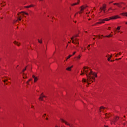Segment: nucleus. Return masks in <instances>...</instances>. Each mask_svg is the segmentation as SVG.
<instances>
[{
	"label": "nucleus",
	"mask_w": 127,
	"mask_h": 127,
	"mask_svg": "<svg viewBox=\"0 0 127 127\" xmlns=\"http://www.w3.org/2000/svg\"><path fill=\"white\" fill-rule=\"evenodd\" d=\"M116 57H118V55H116Z\"/></svg>",
	"instance_id": "44"
},
{
	"label": "nucleus",
	"mask_w": 127,
	"mask_h": 127,
	"mask_svg": "<svg viewBox=\"0 0 127 127\" xmlns=\"http://www.w3.org/2000/svg\"><path fill=\"white\" fill-rule=\"evenodd\" d=\"M31 79H29L28 81H29V82H30V81H31Z\"/></svg>",
	"instance_id": "34"
},
{
	"label": "nucleus",
	"mask_w": 127,
	"mask_h": 127,
	"mask_svg": "<svg viewBox=\"0 0 127 127\" xmlns=\"http://www.w3.org/2000/svg\"><path fill=\"white\" fill-rule=\"evenodd\" d=\"M23 78H24V76H23Z\"/></svg>",
	"instance_id": "62"
},
{
	"label": "nucleus",
	"mask_w": 127,
	"mask_h": 127,
	"mask_svg": "<svg viewBox=\"0 0 127 127\" xmlns=\"http://www.w3.org/2000/svg\"><path fill=\"white\" fill-rule=\"evenodd\" d=\"M111 61V62H114V60H111V61Z\"/></svg>",
	"instance_id": "36"
},
{
	"label": "nucleus",
	"mask_w": 127,
	"mask_h": 127,
	"mask_svg": "<svg viewBox=\"0 0 127 127\" xmlns=\"http://www.w3.org/2000/svg\"><path fill=\"white\" fill-rule=\"evenodd\" d=\"M83 69V72L81 71L80 75H84V74H86L87 79H83L82 82H87L89 84L93 83L94 81H95V77L97 78V77H98L97 73L93 72L92 70H90V69H89L88 67L84 66ZM93 76H94L95 77H93Z\"/></svg>",
	"instance_id": "1"
},
{
	"label": "nucleus",
	"mask_w": 127,
	"mask_h": 127,
	"mask_svg": "<svg viewBox=\"0 0 127 127\" xmlns=\"http://www.w3.org/2000/svg\"><path fill=\"white\" fill-rule=\"evenodd\" d=\"M107 5H106V4H104L103 5V7H100V10L101 9V10H103V11H104V13H106V8H107Z\"/></svg>",
	"instance_id": "6"
},
{
	"label": "nucleus",
	"mask_w": 127,
	"mask_h": 127,
	"mask_svg": "<svg viewBox=\"0 0 127 127\" xmlns=\"http://www.w3.org/2000/svg\"><path fill=\"white\" fill-rule=\"evenodd\" d=\"M121 33H123V32H121Z\"/></svg>",
	"instance_id": "59"
},
{
	"label": "nucleus",
	"mask_w": 127,
	"mask_h": 127,
	"mask_svg": "<svg viewBox=\"0 0 127 127\" xmlns=\"http://www.w3.org/2000/svg\"><path fill=\"white\" fill-rule=\"evenodd\" d=\"M14 44H16L17 45V46H19V44H18V43H17V42L15 41L14 42Z\"/></svg>",
	"instance_id": "21"
},
{
	"label": "nucleus",
	"mask_w": 127,
	"mask_h": 127,
	"mask_svg": "<svg viewBox=\"0 0 127 127\" xmlns=\"http://www.w3.org/2000/svg\"><path fill=\"white\" fill-rule=\"evenodd\" d=\"M44 98H46V96H45V95H43V93H42L41 94V96H40V97L39 98V100H40V101H43Z\"/></svg>",
	"instance_id": "8"
},
{
	"label": "nucleus",
	"mask_w": 127,
	"mask_h": 127,
	"mask_svg": "<svg viewBox=\"0 0 127 127\" xmlns=\"http://www.w3.org/2000/svg\"><path fill=\"white\" fill-rule=\"evenodd\" d=\"M77 36H78V35H76L75 36V37H77Z\"/></svg>",
	"instance_id": "42"
},
{
	"label": "nucleus",
	"mask_w": 127,
	"mask_h": 127,
	"mask_svg": "<svg viewBox=\"0 0 127 127\" xmlns=\"http://www.w3.org/2000/svg\"><path fill=\"white\" fill-rule=\"evenodd\" d=\"M93 40H95V38H93Z\"/></svg>",
	"instance_id": "60"
},
{
	"label": "nucleus",
	"mask_w": 127,
	"mask_h": 127,
	"mask_svg": "<svg viewBox=\"0 0 127 127\" xmlns=\"http://www.w3.org/2000/svg\"><path fill=\"white\" fill-rule=\"evenodd\" d=\"M71 68H73V65H72L70 67H68L66 68V70H67V71H71Z\"/></svg>",
	"instance_id": "14"
},
{
	"label": "nucleus",
	"mask_w": 127,
	"mask_h": 127,
	"mask_svg": "<svg viewBox=\"0 0 127 127\" xmlns=\"http://www.w3.org/2000/svg\"><path fill=\"white\" fill-rule=\"evenodd\" d=\"M86 6H84V5H82L79 7L80 11L79 12H77V13H79V14H81V13H83L84 10L86 9Z\"/></svg>",
	"instance_id": "3"
},
{
	"label": "nucleus",
	"mask_w": 127,
	"mask_h": 127,
	"mask_svg": "<svg viewBox=\"0 0 127 127\" xmlns=\"http://www.w3.org/2000/svg\"><path fill=\"white\" fill-rule=\"evenodd\" d=\"M105 109H106V108L104 107V106H101L100 107V109H99V111H100V112H103L104 113V110H105Z\"/></svg>",
	"instance_id": "9"
},
{
	"label": "nucleus",
	"mask_w": 127,
	"mask_h": 127,
	"mask_svg": "<svg viewBox=\"0 0 127 127\" xmlns=\"http://www.w3.org/2000/svg\"><path fill=\"white\" fill-rule=\"evenodd\" d=\"M121 4H125V3H124V2H121Z\"/></svg>",
	"instance_id": "35"
},
{
	"label": "nucleus",
	"mask_w": 127,
	"mask_h": 127,
	"mask_svg": "<svg viewBox=\"0 0 127 127\" xmlns=\"http://www.w3.org/2000/svg\"><path fill=\"white\" fill-rule=\"evenodd\" d=\"M126 24H127V22L126 23Z\"/></svg>",
	"instance_id": "56"
},
{
	"label": "nucleus",
	"mask_w": 127,
	"mask_h": 127,
	"mask_svg": "<svg viewBox=\"0 0 127 127\" xmlns=\"http://www.w3.org/2000/svg\"><path fill=\"white\" fill-rule=\"evenodd\" d=\"M113 4L114 5H118V7H122V5L119 3H114Z\"/></svg>",
	"instance_id": "12"
},
{
	"label": "nucleus",
	"mask_w": 127,
	"mask_h": 127,
	"mask_svg": "<svg viewBox=\"0 0 127 127\" xmlns=\"http://www.w3.org/2000/svg\"><path fill=\"white\" fill-rule=\"evenodd\" d=\"M121 59L122 58H119V59H116V60H121Z\"/></svg>",
	"instance_id": "31"
},
{
	"label": "nucleus",
	"mask_w": 127,
	"mask_h": 127,
	"mask_svg": "<svg viewBox=\"0 0 127 127\" xmlns=\"http://www.w3.org/2000/svg\"><path fill=\"white\" fill-rule=\"evenodd\" d=\"M89 20H91V19H89Z\"/></svg>",
	"instance_id": "55"
},
{
	"label": "nucleus",
	"mask_w": 127,
	"mask_h": 127,
	"mask_svg": "<svg viewBox=\"0 0 127 127\" xmlns=\"http://www.w3.org/2000/svg\"><path fill=\"white\" fill-rule=\"evenodd\" d=\"M60 121H61L62 123H64L65 124V125H66V126H68V127H74V126H73V124H70L68 123V122H67V121L64 120V119H62L61 118Z\"/></svg>",
	"instance_id": "2"
},
{
	"label": "nucleus",
	"mask_w": 127,
	"mask_h": 127,
	"mask_svg": "<svg viewBox=\"0 0 127 127\" xmlns=\"http://www.w3.org/2000/svg\"><path fill=\"white\" fill-rule=\"evenodd\" d=\"M73 39H74V37H72V38H71V40H72V43H73L74 44H76V43L77 45H79V41H78L79 40L77 38H75L74 40L75 42H74Z\"/></svg>",
	"instance_id": "5"
},
{
	"label": "nucleus",
	"mask_w": 127,
	"mask_h": 127,
	"mask_svg": "<svg viewBox=\"0 0 127 127\" xmlns=\"http://www.w3.org/2000/svg\"><path fill=\"white\" fill-rule=\"evenodd\" d=\"M38 42H39V43H42V41L38 40Z\"/></svg>",
	"instance_id": "28"
},
{
	"label": "nucleus",
	"mask_w": 127,
	"mask_h": 127,
	"mask_svg": "<svg viewBox=\"0 0 127 127\" xmlns=\"http://www.w3.org/2000/svg\"><path fill=\"white\" fill-rule=\"evenodd\" d=\"M121 54H122V53H119V55H121Z\"/></svg>",
	"instance_id": "39"
},
{
	"label": "nucleus",
	"mask_w": 127,
	"mask_h": 127,
	"mask_svg": "<svg viewBox=\"0 0 127 127\" xmlns=\"http://www.w3.org/2000/svg\"><path fill=\"white\" fill-rule=\"evenodd\" d=\"M117 18H120V17L117 15V16H112L110 17V19H117Z\"/></svg>",
	"instance_id": "10"
},
{
	"label": "nucleus",
	"mask_w": 127,
	"mask_h": 127,
	"mask_svg": "<svg viewBox=\"0 0 127 127\" xmlns=\"http://www.w3.org/2000/svg\"><path fill=\"white\" fill-rule=\"evenodd\" d=\"M104 127H109L108 126H105Z\"/></svg>",
	"instance_id": "43"
},
{
	"label": "nucleus",
	"mask_w": 127,
	"mask_h": 127,
	"mask_svg": "<svg viewBox=\"0 0 127 127\" xmlns=\"http://www.w3.org/2000/svg\"><path fill=\"white\" fill-rule=\"evenodd\" d=\"M40 1H41V0H40Z\"/></svg>",
	"instance_id": "61"
},
{
	"label": "nucleus",
	"mask_w": 127,
	"mask_h": 127,
	"mask_svg": "<svg viewBox=\"0 0 127 127\" xmlns=\"http://www.w3.org/2000/svg\"><path fill=\"white\" fill-rule=\"evenodd\" d=\"M78 13H79L77 12V13H76V14H78Z\"/></svg>",
	"instance_id": "50"
},
{
	"label": "nucleus",
	"mask_w": 127,
	"mask_h": 127,
	"mask_svg": "<svg viewBox=\"0 0 127 127\" xmlns=\"http://www.w3.org/2000/svg\"><path fill=\"white\" fill-rule=\"evenodd\" d=\"M34 6V5H33V4L30 5L29 6H25V7H27V8H29V7H32Z\"/></svg>",
	"instance_id": "17"
},
{
	"label": "nucleus",
	"mask_w": 127,
	"mask_h": 127,
	"mask_svg": "<svg viewBox=\"0 0 127 127\" xmlns=\"http://www.w3.org/2000/svg\"><path fill=\"white\" fill-rule=\"evenodd\" d=\"M29 82V81H27V82H26V84H28Z\"/></svg>",
	"instance_id": "37"
},
{
	"label": "nucleus",
	"mask_w": 127,
	"mask_h": 127,
	"mask_svg": "<svg viewBox=\"0 0 127 127\" xmlns=\"http://www.w3.org/2000/svg\"><path fill=\"white\" fill-rule=\"evenodd\" d=\"M44 116H46V114H44Z\"/></svg>",
	"instance_id": "51"
},
{
	"label": "nucleus",
	"mask_w": 127,
	"mask_h": 127,
	"mask_svg": "<svg viewBox=\"0 0 127 127\" xmlns=\"http://www.w3.org/2000/svg\"><path fill=\"white\" fill-rule=\"evenodd\" d=\"M109 3H113V2H110Z\"/></svg>",
	"instance_id": "45"
},
{
	"label": "nucleus",
	"mask_w": 127,
	"mask_h": 127,
	"mask_svg": "<svg viewBox=\"0 0 127 127\" xmlns=\"http://www.w3.org/2000/svg\"><path fill=\"white\" fill-rule=\"evenodd\" d=\"M6 81H7V79H6V80H3V81L4 82V83H5V82H6Z\"/></svg>",
	"instance_id": "29"
},
{
	"label": "nucleus",
	"mask_w": 127,
	"mask_h": 127,
	"mask_svg": "<svg viewBox=\"0 0 127 127\" xmlns=\"http://www.w3.org/2000/svg\"><path fill=\"white\" fill-rule=\"evenodd\" d=\"M81 48V49H82V50H83V48Z\"/></svg>",
	"instance_id": "57"
},
{
	"label": "nucleus",
	"mask_w": 127,
	"mask_h": 127,
	"mask_svg": "<svg viewBox=\"0 0 127 127\" xmlns=\"http://www.w3.org/2000/svg\"><path fill=\"white\" fill-rule=\"evenodd\" d=\"M80 58H81V56H80V55L76 57V58H75V61H76V62H78V61H79V60H80Z\"/></svg>",
	"instance_id": "11"
},
{
	"label": "nucleus",
	"mask_w": 127,
	"mask_h": 127,
	"mask_svg": "<svg viewBox=\"0 0 127 127\" xmlns=\"http://www.w3.org/2000/svg\"><path fill=\"white\" fill-rule=\"evenodd\" d=\"M32 77L34 79V82H36V81L38 80V78H37V77H35L34 75H33Z\"/></svg>",
	"instance_id": "15"
},
{
	"label": "nucleus",
	"mask_w": 127,
	"mask_h": 127,
	"mask_svg": "<svg viewBox=\"0 0 127 127\" xmlns=\"http://www.w3.org/2000/svg\"><path fill=\"white\" fill-rule=\"evenodd\" d=\"M68 60V59L67 58L66 60V61H67Z\"/></svg>",
	"instance_id": "49"
},
{
	"label": "nucleus",
	"mask_w": 127,
	"mask_h": 127,
	"mask_svg": "<svg viewBox=\"0 0 127 127\" xmlns=\"http://www.w3.org/2000/svg\"><path fill=\"white\" fill-rule=\"evenodd\" d=\"M121 15H123V16H127V12H124L121 13Z\"/></svg>",
	"instance_id": "16"
},
{
	"label": "nucleus",
	"mask_w": 127,
	"mask_h": 127,
	"mask_svg": "<svg viewBox=\"0 0 127 127\" xmlns=\"http://www.w3.org/2000/svg\"><path fill=\"white\" fill-rule=\"evenodd\" d=\"M116 29H117V30H120V29H121V27H118Z\"/></svg>",
	"instance_id": "25"
},
{
	"label": "nucleus",
	"mask_w": 127,
	"mask_h": 127,
	"mask_svg": "<svg viewBox=\"0 0 127 127\" xmlns=\"http://www.w3.org/2000/svg\"><path fill=\"white\" fill-rule=\"evenodd\" d=\"M113 36V35L110 34L109 35L106 36L105 37H112Z\"/></svg>",
	"instance_id": "20"
},
{
	"label": "nucleus",
	"mask_w": 127,
	"mask_h": 127,
	"mask_svg": "<svg viewBox=\"0 0 127 127\" xmlns=\"http://www.w3.org/2000/svg\"><path fill=\"white\" fill-rule=\"evenodd\" d=\"M105 115L106 119H108V118H110V117H111V115L110 114H108V113H106Z\"/></svg>",
	"instance_id": "13"
},
{
	"label": "nucleus",
	"mask_w": 127,
	"mask_h": 127,
	"mask_svg": "<svg viewBox=\"0 0 127 127\" xmlns=\"http://www.w3.org/2000/svg\"><path fill=\"white\" fill-rule=\"evenodd\" d=\"M72 56H73V55H70L69 56H68L67 59H69L70 57H72Z\"/></svg>",
	"instance_id": "23"
},
{
	"label": "nucleus",
	"mask_w": 127,
	"mask_h": 127,
	"mask_svg": "<svg viewBox=\"0 0 127 127\" xmlns=\"http://www.w3.org/2000/svg\"><path fill=\"white\" fill-rule=\"evenodd\" d=\"M26 70V67L25 68V69H23L22 72H24Z\"/></svg>",
	"instance_id": "27"
},
{
	"label": "nucleus",
	"mask_w": 127,
	"mask_h": 127,
	"mask_svg": "<svg viewBox=\"0 0 127 127\" xmlns=\"http://www.w3.org/2000/svg\"><path fill=\"white\" fill-rule=\"evenodd\" d=\"M23 75H26V74L23 73Z\"/></svg>",
	"instance_id": "46"
},
{
	"label": "nucleus",
	"mask_w": 127,
	"mask_h": 127,
	"mask_svg": "<svg viewBox=\"0 0 127 127\" xmlns=\"http://www.w3.org/2000/svg\"><path fill=\"white\" fill-rule=\"evenodd\" d=\"M17 20H19L20 21V20H21V18L20 17V16H19V17L18 18L17 20H16L15 21H14V22H17Z\"/></svg>",
	"instance_id": "19"
},
{
	"label": "nucleus",
	"mask_w": 127,
	"mask_h": 127,
	"mask_svg": "<svg viewBox=\"0 0 127 127\" xmlns=\"http://www.w3.org/2000/svg\"><path fill=\"white\" fill-rule=\"evenodd\" d=\"M112 56H110L109 58H108V61H111V58H112Z\"/></svg>",
	"instance_id": "22"
},
{
	"label": "nucleus",
	"mask_w": 127,
	"mask_h": 127,
	"mask_svg": "<svg viewBox=\"0 0 127 127\" xmlns=\"http://www.w3.org/2000/svg\"><path fill=\"white\" fill-rule=\"evenodd\" d=\"M119 119H120V117L116 116L113 120H112V123L114 124V125H116V123L118 121H119Z\"/></svg>",
	"instance_id": "7"
},
{
	"label": "nucleus",
	"mask_w": 127,
	"mask_h": 127,
	"mask_svg": "<svg viewBox=\"0 0 127 127\" xmlns=\"http://www.w3.org/2000/svg\"><path fill=\"white\" fill-rule=\"evenodd\" d=\"M46 120H48V118H46Z\"/></svg>",
	"instance_id": "52"
},
{
	"label": "nucleus",
	"mask_w": 127,
	"mask_h": 127,
	"mask_svg": "<svg viewBox=\"0 0 127 127\" xmlns=\"http://www.w3.org/2000/svg\"><path fill=\"white\" fill-rule=\"evenodd\" d=\"M85 32H86V33H87V32H88L86 31Z\"/></svg>",
	"instance_id": "58"
},
{
	"label": "nucleus",
	"mask_w": 127,
	"mask_h": 127,
	"mask_svg": "<svg viewBox=\"0 0 127 127\" xmlns=\"http://www.w3.org/2000/svg\"><path fill=\"white\" fill-rule=\"evenodd\" d=\"M74 16H76V14L74 15Z\"/></svg>",
	"instance_id": "54"
},
{
	"label": "nucleus",
	"mask_w": 127,
	"mask_h": 127,
	"mask_svg": "<svg viewBox=\"0 0 127 127\" xmlns=\"http://www.w3.org/2000/svg\"><path fill=\"white\" fill-rule=\"evenodd\" d=\"M123 9H126V7H123Z\"/></svg>",
	"instance_id": "41"
},
{
	"label": "nucleus",
	"mask_w": 127,
	"mask_h": 127,
	"mask_svg": "<svg viewBox=\"0 0 127 127\" xmlns=\"http://www.w3.org/2000/svg\"><path fill=\"white\" fill-rule=\"evenodd\" d=\"M109 20L107 18L103 20H99V22H97L95 24L93 25V26L96 25V24H102V23H105V21H109Z\"/></svg>",
	"instance_id": "4"
},
{
	"label": "nucleus",
	"mask_w": 127,
	"mask_h": 127,
	"mask_svg": "<svg viewBox=\"0 0 127 127\" xmlns=\"http://www.w3.org/2000/svg\"><path fill=\"white\" fill-rule=\"evenodd\" d=\"M111 125H113V123H114V122H113V120H112L111 121Z\"/></svg>",
	"instance_id": "32"
},
{
	"label": "nucleus",
	"mask_w": 127,
	"mask_h": 127,
	"mask_svg": "<svg viewBox=\"0 0 127 127\" xmlns=\"http://www.w3.org/2000/svg\"><path fill=\"white\" fill-rule=\"evenodd\" d=\"M75 54H76V52H74L73 53L72 55H75Z\"/></svg>",
	"instance_id": "30"
},
{
	"label": "nucleus",
	"mask_w": 127,
	"mask_h": 127,
	"mask_svg": "<svg viewBox=\"0 0 127 127\" xmlns=\"http://www.w3.org/2000/svg\"><path fill=\"white\" fill-rule=\"evenodd\" d=\"M17 67H18V65H17Z\"/></svg>",
	"instance_id": "63"
},
{
	"label": "nucleus",
	"mask_w": 127,
	"mask_h": 127,
	"mask_svg": "<svg viewBox=\"0 0 127 127\" xmlns=\"http://www.w3.org/2000/svg\"><path fill=\"white\" fill-rule=\"evenodd\" d=\"M31 108H34V106H31Z\"/></svg>",
	"instance_id": "40"
},
{
	"label": "nucleus",
	"mask_w": 127,
	"mask_h": 127,
	"mask_svg": "<svg viewBox=\"0 0 127 127\" xmlns=\"http://www.w3.org/2000/svg\"><path fill=\"white\" fill-rule=\"evenodd\" d=\"M88 47H90V45L88 46Z\"/></svg>",
	"instance_id": "48"
},
{
	"label": "nucleus",
	"mask_w": 127,
	"mask_h": 127,
	"mask_svg": "<svg viewBox=\"0 0 127 127\" xmlns=\"http://www.w3.org/2000/svg\"><path fill=\"white\" fill-rule=\"evenodd\" d=\"M100 12H102V10H103L100 9Z\"/></svg>",
	"instance_id": "38"
},
{
	"label": "nucleus",
	"mask_w": 127,
	"mask_h": 127,
	"mask_svg": "<svg viewBox=\"0 0 127 127\" xmlns=\"http://www.w3.org/2000/svg\"><path fill=\"white\" fill-rule=\"evenodd\" d=\"M77 4H79V1L77 3L71 4V6H73V5H77Z\"/></svg>",
	"instance_id": "18"
},
{
	"label": "nucleus",
	"mask_w": 127,
	"mask_h": 127,
	"mask_svg": "<svg viewBox=\"0 0 127 127\" xmlns=\"http://www.w3.org/2000/svg\"><path fill=\"white\" fill-rule=\"evenodd\" d=\"M111 9H112V10H116V9H112V8H109V9H108V10H111Z\"/></svg>",
	"instance_id": "24"
},
{
	"label": "nucleus",
	"mask_w": 127,
	"mask_h": 127,
	"mask_svg": "<svg viewBox=\"0 0 127 127\" xmlns=\"http://www.w3.org/2000/svg\"><path fill=\"white\" fill-rule=\"evenodd\" d=\"M106 57L109 58L110 57V55H108V56H106Z\"/></svg>",
	"instance_id": "33"
},
{
	"label": "nucleus",
	"mask_w": 127,
	"mask_h": 127,
	"mask_svg": "<svg viewBox=\"0 0 127 127\" xmlns=\"http://www.w3.org/2000/svg\"><path fill=\"white\" fill-rule=\"evenodd\" d=\"M23 12V13H24L26 15H28V13H26V12Z\"/></svg>",
	"instance_id": "26"
},
{
	"label": "nucleus",
	"mask_w": 127,
	"mask_h": 127,
	"mask_svg": "<svg viewBox=\"0 0 127 127\" xmlns=\"http://www.w3.org/2000/svg\"><path fill=\"white\" fill-rule=\"evenodd\" d=\"M124 125L125 126V125H126V123H124Z\"/></svg>",
	"instance_id": "47"
},
{
	"label": "nucleus",
	"mask_w": 127,
	"mask_h": 127,
	"mask_svg": "<svg viewBox=\"0 0 127 127\" xmlns=\"http://www.w3.org/2000/svg\"><path fill=\"white\" fill-rule=\"evenodd\" d=\"M111 28V27H109V29H110Z\"/></svg>",
	"instance_id": "53"
}]
</instances>
